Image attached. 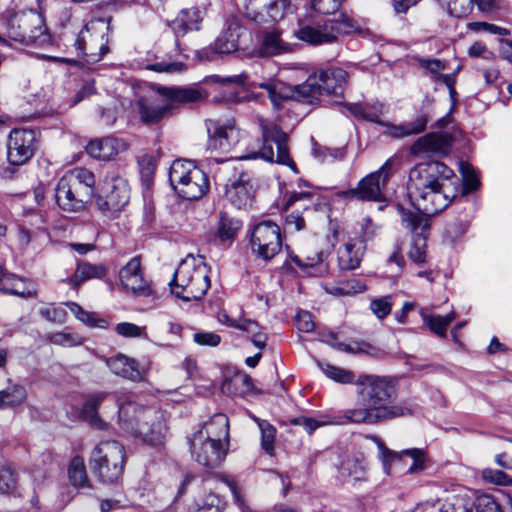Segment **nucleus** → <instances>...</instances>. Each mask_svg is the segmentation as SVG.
Returning <instances> with one entry per match:
<instances>
[{
  "label": "nucleus",
  "instance_id": "nucleus-1",
  "mask_svg": "<svg viewBox=\"0 0 512 512\" xmlns=\"http://www.w3.org/2000/svg\"><path fill=\"white\" fill-rule=\"evenodd\" d=\"M458 191L454 171L440 161L416 164L410 171L407 192L413 206L425 215L444 210Z\"/></svg>",
  "mask_w": 512,
  "mask_h": 512
},
{
  "label": "nucleus",
  "instance_id": "nucleus-2",
  "mask_svg": "<svg viewBox=\"0 0 512 512\" xmlns=\"http://www.w3.org/2000/svg\"><path fill=\"white\" fill-rule=\"evenodd\" d=\"M355 385L359 407L344 411L346 421L371 425L404 415V408L391 405L395 389L388 378L360 375Z\"/></svg>",
  "mask_w": 512,
  "mask_h": 512
},
{
  "label": "nucleus",
  "instance_id": "nucleus-3",
  "mask_svg": "<svg viewBox=\"0 0 512 512\" xmlns=\"http://www.w3.org/2000/svg\"><path fill=\"white\" fill-rule=\"evenodd\" d=\"M119 423L124 430L154 447L164 445L169 434L163 412L143 408L131 400L119 405Z\"/></svg>",
  "mask_w": 512,
  "mask_h": 512
},
{
  "label": "nucleus",
  "instance_id": "nucleus-4",
  "mask_svg": "<svg viewBox=\"0 0 512 512\" xmlns=\"http://www.w3.org/2000/svg\"><path fill=\"white\" fill-rule=\"evenodd\" d=\"M93 474L104 483H116L126 464L124 446L115 440L101 441L92 449L89 458Z\"/></svg>",
  "mask_w": 512,
  "mask_h": 512
},
{
  "label": "nucleus",
  "instance_id": "nucleus-5",
  "mask_svg": "<svg viewBox=\"0 0 512 512\" xmlns=\"http://www.w3.org/2000/svg\"><path fill=\"white\" fill-rule=\"evenodd\" d=\"M262 144L258 151L246 158H261L270 162L288 165L293 170L296 166L289 155L288 135L271 119L261 115L255 117Z\"/></svg>",
  "mask_w": 512,
  "mask_h": 512
},
{
  "label": "nucleus",
  "instance_id": "nucleus-6",
  "mask_svg": "<svg viewBox=\"0 0 512 512\" xmlns=\"http://www.w3.org/2000/svg\"><path fill=\"white\" fill-rule=\"evenodd\" d=\"M169 181L175 192L187 200H196L209 189L207 175L191 161L175 160L169 170Z\"/></svg>",
  "mask_w": 512,
  "mask_h": 512
},
{
  "label": "nucleus",
  "instance_id": "nucleus-7",
  "mask_svg": "<svg viewBox=\"0 0 512 512\" xmlns=\"http://www.w3.org/2000/svg\"><path fill=\"white\" fill-rule=\"evenodd\" d=\"M6 29L10 39L24 45L41 46L49 42L43 20L34 11L10 14L6 21Z\"/></svg>",
  "mask_w": 512,
  "mask_h": 512
},
{
  "label": "nucleus",
  "instance_id": "nucleus-8",
  "mask_svg": "<svg viewBox=\"0 0 512 512\" xmlns=\"http://www.w3.org/2000/svg\"><path fill=\"white\" fill-rule=\"evenodd\" d=\"M359 24L350 15L341 13L337 19L325 21L322 25L301 24L296 31L299 40L313 45L333 43L340 35L357 31Z\"/></svg>",
  "mask_w": 512,
  "mask_h": 512
},
{
  "label": "nucleus",
  "instance_id": "nucleus-9",
  "mask_svg": "<svg viewBox=\"0 0 512 512\" xmlns=\"http://www.w3.org/2000/svg\"><path fill=\"white\" fill-rule=\"evenodd\" d=\"M128 183L122 177L106 178L96 198L97 209L107 218H115L129 202Z\"/></svg>",
  "mask_w": 512,
  "mask_h": 512
},
{
  "label": "nucleus",
  "instance_id": "nucleus-10",
  "mask_svg": "<svg viewBox=\"0 0 512 512\" xmlns=\"http://www.w3.org/2000/svg\"><path fill=\"white\" fill-rule=\"evenodd\" d=\"M323 239H312L304 244L297 254H291L290 259L307 276L322 277L329 271L326 258L330 254L329 245L327 249L321 247Z\"/></svg>",
  "mask_w": 512,
  "mask_h": 512
},
{
  "label": "nucleus",
  "instance_id": "nucleus-11",
  "mask_svg": "<svg viewBox=\"0 0 512 512\" xmlns=\"http://www.w3.org/2000/svg\"><path fill=\"white\" fill-rule=\"evenodd\" d=\"M250 244L257 258L264 261L273 259L282 248L280 227L272 221L256 224L251 233Z\"/></svg>",
  "mask_w": 512,
  "mask_h": 512
},
{
  "label": "nucleus",
  "instance_id": "nucleus-12",
  "mask_svg": "<svg viewBox=\"0 0 512 512\" xmlns=\"http://www.w3.org/2000/svg\"><path fill=\"white\" fill-rule=\"evenodd\" d=\"M391 166V160L388 159L379 170L363 178L357 188L344 191L342 196L345 199L382 201L384 199L382 189L391 175Z\"/></svg>",
  "mask_w": 512,
  "mask_h": 512
},
{
  "label": "nucleus",
  "instance_id": "nucleus-13",
  "mask_svg": "<svg viewBox=\"0 0 512 512\" xmlns=\"http://www.w3.org/2000/svg\"><path fill=\"white\" fill-rule=\"evenodd\" d=\"M36 135L33 130L13 129L7 138L6 157L10 165L21 166L27 163L36 151Z\"/></svg>",
  "mask_w": 512,
  "mask_h": 512
},
{
  "label": "nucleus",
  "instance_id": "nucleus-14",
  "mask_svg": "<svg viewBox=\"0 0 512 512\" xmlns=\"http://www.w3.org/2000/svg\"><path fill=\"white\" fill-rule=\"evenodd\" d=\"M188 442L192 458L204 467L217 468L226 457L225 444L205 440L201 435H191Z\"/></svg>",
  "mask_w": 512,
  "mask_h": 512
},
{
  "label": "nucleus",
  "instance_id": "nucleus-15",
  "mask_svg": "<svg viewBox=\"0 0 512 512\" xmlns=\"http://www.w3.org/2000/svg\"><path fill=\"white\" fill-rule=\"evenodd\" d=\"M168 285L169 288H187L189 286L210 288L211 282L207 267L195 266L194 258L191 257L180 263Z\"/></svg>",
  "mask_w": 512,
  "mask_h": 512
},
{
  "label": "nucleus",
  "instance_id": "nucleus-16",
  "mask_svg": "<svg viewBox=\"0 0 512 512\" xmlns=\"http://www.w3.org/2000/svg\"><path fill=\"white\" fill-rule=\"evenodd\" d=\"M92 196L82 191L75 180L61 177L55 188V199L58 206L67 212L83 210Z\"/></svg>",
  "mask_w": 512,
  "mask_h": 512
},
{
  "label": "nucleus",
  "instance_id": "nucleus-17",
  "mask_svg": "<svg viewBox=\"0 0 512 512\" xmlns=\"http://www.w3.org/2000/svg\"><path fill=\"white\" fill-rule=\"evenodd\" d=\"M208 140L207 149L221 153L229 152L239 141L240 131L234 123L221 124L217 121L206 122Z\"/></svg>",
  "mask_w": 512,
  "mask_h": 512
},
{
  "label": "nucleus",
  "instance_id": "nucleus-18",
  "mask_svg": "<svg viewBox=\"0 0 512 512\" xmlns=\"http://www.w3.org/2000/svg\"><path fill=\"white\" fill-rule=\"evenodd\" d=\"M373 440L377 444L386 474H390L391 464L401 461L403 456H408L413 460L412 465L408 468V473H417L425 468V454L422 449L411 448L396 452L388 449L379 438L373 437Z\"/></svg>",
  "mask_w": 512,
  "mask_h": 512
},
{
  "label": "nucleus",
  "instance_id": "nucleus-19",
  "mask_svg": "<svg viewBox=\"0 0 512 512\" xmlns=\"http://www.w3.org/2000/svg\"><path fill=\"white\" fill-rule=\"evenodd\" d=\"M314 205L313 194L310 192H294L286 200L284 209L288 212L286 226L300 231L305 227L304 212H309Z\"/></svg>",
  "mask_w": 512,
  "mask_h": 512
},
{
  "label": "nucleus",
  "instance_id": "nucleus-20",
  "mask_svg": "<svg viewBox=\"0 0 512 512\" xmlns=\"http://www.w3.org/2000/svg\"><path fill=\"white\" fill-rule=\"evenodd\" d=\"M133 107L141 122L146 125L157 124L171 111V104L164 100L160 102L153 95L137 96Z\"/></svg>",
  "mask_w": 512,
  "mask_h": 512
},
{
  "label": "nucleus",
  "instance_id": "nucleus-21",
  "mask_svg": "<svg viewBox=\"0 0 512 512\" xmlns=\"http://www.w3.org/2000/svg\"><path fill=\"white\" fill-rule=\"evenodd\" d=\"M254 195L251 177L247 172H240L225 184V197L236 208L251 204Z\"/></svg>",
  "mask_w": 512,
  "mask_h": 512
},
{
  "label": "nucleus",
  "instance_id": "nucleus-22",
  "mask_svg": "<svg viewBox=\"0 0 512 512\" xmlns=\"http://www.w3.org/2000/svg\"><path fill=\"white\" fill-rule=\"evenodd\" d=\"M152 88L162 100L171 104V110L178 105L201 102L206 97L201 90L193 87L153 85Z\"/></svg>",
  "mask_w": 512,
  "mask_h": 512
},
{
  "label": "nucleus",
  "instance_id": "nucleus-23",
  "mask_svg": "<svg viewBox=\"0 0 512 512\" xmlns=\"http://www.w3.org/2000/svg\"><path fill=\"white\" fill-rule=\"evenodd\" d=\"M452 138L446 133H428L418 138L410 147V153L416 156L445 154L451 146Z\"/></svg>",
  "mask_w": 512,
  "mask_h": 512
},
{
  "label": "nucleus",
  "instance_id": "nucleus-24",
  "mask_svg": "<svg viewBox=\"0 0 512 512\" xmlns=\"http://www.w3.org/2000/svg\"><path fill=\"white\" fill-rule=\"evenodd\" d=\"M192 435H201L205 440L229 445V420L223 413L213 415Z\"/></svg>",
  "mask_w": 512,
  "mask_h": 512
},
{
  "label": "nucleus",
  "instance_id": "nucleus-25",
  "mask_svg": "<svg viewBox=\"0 0 512 512\" xmlns=\"http://www.w3.org/2000/svg\"><path fill=\"white\" fill-rule=\"evenodd\" d=\"M322 94L341 96L348 82V73L342 68H327L315 73Z\"/></svg>",
  "mask_w": 512,
  "mask_h": 512
},
{
  "label": "nucleus",
  "instance_id": "nucleus-26",
  "mask_svg": "<svg viewBox=\"0 0 512 512\" xmlns=\"http://www.w3.org/2000/svg\"><path fill=\"white\" fill-rule=\"evenodd\" d=\"M109 397H112L117 402L118 406L127 403V401H121V398L117 394L103 391L92 393L84 402L81 415L92 427L97 429L105 428V423L98 414V408Z\"/></svg>",
  "mask_w": 512,
  "mask_h": 512
},
{
  "label": "nucleus",
  "instance_id": "nucleus-27",
  "mask_svg": "<svg viewBox=\"0 0 512 512\" xmlns=\"http://www.w3.org/2000/svg\"><path fill=\"white\" fill-rule=\"evenodd\" d=\"M109 397H112L117 402L118 406L127 403V401H121V398L117 394L103 391L92 393L84 402L81 415L92 427L97 429L105 428V423L98 414V408Z\"/></svg>",
  "mask_w": 512,
  "mask_h": 512
},
{
  "label": "nucleus",
  "instance_id": "nucleus-28",
  "mask_svg": "<svg viewBox=\"0 0 512 512\" xmlns=\"http://www.w3.org/2000/svg\"><path fill=\"white\" fill-rule=\"evenodd\" d=\"M126 149V143L122 139L114 137L92 140L86 147V151L90 156L105 161L113 159Z\"/></svg>",
  "mask_w": 512,
  "mask_h": 512
},
{
  "label": "nucleus",
  "instance_id": "nucleus-29",
  "mask_svg": "<svg viewBox=\"0 0 512 512\" xmlns=\"http://www.w3.org/2000/svg\"><path fill=\"white\" fill-rule=\"evenodd\" d=\"M202 20L203 15L200 9L191 7L180 10L177 16L168 22V25L178 38L188 32L198 31Z\"/></svg>",
  "mask_w": 512,
  "mask_h": 512
},
{
  "label": "nucleus",
  "instance_id": "nucleus-30",
  "mask_svg": "<svg viewBox=\"0 0 512 512\" xmlns=\"http://www.w3.org/2000/svg\"><path fill=\"white\" fill-rule=\"evenodd\" d=\"M345 107L354 117L387 127V130H389L391 124L381 120V116L388 111V106L384 103L379 101L371 104L349 103Z\"/></svg>",
  "mask_w": 512,
  "mask_h": 512
},
{
  "label": "nucleus",
  "instance_id": "nucleus-31",
  "mask_svg": "<svg viewBox=\"0 0 512 512\" xmlns=\"http://www.w3.org/2000/svg\"><path fill=\"white\" fill-rule=\"evenodd\" d=\"M106 365L110 371L122 378L128 379L133 382H140L143 380V374L139 369L136 360L127 357L124 354H117L106 360Z\"/></svg>",
  "mask_w": 512,
  "mask_h": 512
},
{
  "label": "nucleus",
  "instance_id": "nucleus-32",
  "mask_svg": "<svg viewBox=\"0 0 512 512\" xmlns=\"http://www.w3.org/2000/svg\"><path fill=\"white\" fill-rule=\"evenodd\" d=\"M242 32L243 29L239 25L236 23L230 24L227 30L217 37L211 47L201 52V56L205 55L207 59H210L208 56L210 50L217 54H229L238 50Z\"/></svg>",
  "mask_w": 512,
  "mask_h": 512
},
{
  "label": "nucleus",
  "instance_id": "nucleus-33",
  "mask_svg": "<svg viewBox=\"0 0 512 512\" xmlns=\"http://www.w3.org/2000/svg\"><path fill=\"white\" fill-rule=\"evenodd\" d=\"M432 117L433 114L429 110H421L412 121L400 125H389L387 134L393 138H404L420 134L426 130L427 124Z\"/></svg>",
  "mask_w": 512,
  "mask_h": 512
},
{
  "label": "nucleus",
  "instance_id": "nucleus-34",
  "mask_svg": "<svg viewBox=\"0 0 512 512\" xmlns=\"http://www.w3.org/2000/svg\"><path fill=\"white\" fill-rule=\"evenodd\" d=\"M218 320L220 323L243 330L250 334L251 341L257 348L263 349L266 346L267 335L261 331L260 326L256 321L251 319H232L226 312H220L218 314Z\"/></svg>",
  "mask_w": 512,
  "mask_h": 512
},
{
  "label": "nucleus",
  "instance_id": "nucleus-35",
  "mask_svg": "<svg viewBox=\"0 0 512 512\" xmlns=\"http://www.w3.org/2000/svg\"><path fill=\"white\" fill-rule=\"evenodd\" d=\"M364 255V244L361 240H351L340 246L337 251L338 265L341 270L357 268Z\"/></svg>",
  "mask_w": 512,
  "mask_h": 512
},
{
  "label": "nucleus",
  "instance_id": "nucleus-36",
  "mask_svg": "<svg viewBox=\"0 0 512 512\" xmlns=\"http://www.w3.org/2000/svg\"><path fill=\"white\" fill-rule=\"evenodd\" d=\"M119 279L123 288H148L143 277L140 256L133 257L120 269Z\"/></svg>",
  "mask_w": 512,
  "mask_h": 512
},
{
  "label": "nucleus",
  "instance_id": "nucleus-37",
  "mask_svg": "<svg viewBox=\"0 0 512 512\" xmlns=\"http://www.w3.org/2000/svg\"><path fill=\"white\" fill-rule=\"evenodd\" d=\"M289 50L288 44L282 40L277 29L264 31L258 48L260 56L269 57L283 54Z\"/></svg>",
  "mask_w": 512,
  "mask_h": 512
},
{
  "label": "nucleus",
  "instance_id": "nucleus-38",
  "mask_svg": "<svg viewBox=\"0 0 512 512\" xmlns=\"http://www.w3.org/2000/svg\"><path fill=\"white\" fill-rule=\"evenodd\" d=\"M8 386L0 390V410L15 409L27 400L26 388L17 382L8 380Z\"/></svg>",
  "mask_w": 512,
  "mask_h": 512
},
{
  "label": "nucleus",
  "instance_id": "nucleus-39",
  "mask_svg": "<svg viewBox=\"0 0 512 512\" xmlns=\"http://www.w3.org/2000/svg\"><path fill=\"white\" fill-rule=\"evenodd\" d=\"M442 506L445 512H472L474 500L467 492L460 490L442 499Z\"/></svg>",
  "mask_w": 512,
  "mask_h": 512
},
{
  "label": "nucleus",
  "instance_id": "nucleus-40",
  "mask_svg": "<svg viewBox=\"0 0 512 512\" xmlns=\"http://www.w3.org/2000/svg\"><path fill=\"white\" fill-rule=\"evenodd\" d=\"M69 482L76 488H90V481L88 479L86 465L84 459L76 455L74 456L67 469Z\"/></svg>",
  "mask_w": 512,
  "mask_h": 512
},
{
  "label": "nucleus",
  "instance_id": "nucleus-41",
  "mask_svg": "<svg viewBox=\"0 0 512 512\" xmlns=\"http://www.w3.org/2000/svg\"><path fill=\"white\" fill-rule=\"evenodd\" d=\"M315 73L311 74L304 83L295 86V97L313 104L322 95Z\"/></svg>",
  "mask_w": 512,
  "mask_h": 512
},
{
  "label": "nucleus",
  "instance_id": "nucleus-42",
  "mask_svg": "<svg viewBox=\"0 0 512 512\" xmlns=\"http://www.w3.org/2000/svg\"><path fill=\"white\" fill-rule=\"evenodd\" d=\"M107 269L102 264L82 263L78 264L73 275L75 285H81L85 280L101 279L106 276Z\"/></svg>",
  "mask_w": 512,
  "mask_h": 512
},
{
  "label": "nucleus",
  "instance_id": "nucleus-43",
  "mask_svg": "<svg viewBox=\"0 0 512 512\" xmlns=\"http://www.w3.org/2000/svg\"><path fill=\"white\" fill-rule=\"evenodd\" d=\"M66 306L75 315V317L91 328L107 329L108 321L98 317L94 312H87L75 302H67Z\"/></svg>",
  "mask_w": 512,
  "mask_h": 512
},
{
  "label": "nucleus",
  "instance_id": "nucleus-44",
  "mask_svg": "<svg viewBox=\"0 0 512 512\" xmlns=\"http://www.w3.org/2000/svg\"><path fill=\"white\" fill-rule=\"evenodd\" d=\"M340 474L353 481L366 480V465L362 459L351 457L347 458L340 467Z\"/></svg>",
  "mask_w": 512,
  "mask_h": 512
},
{
  "label": "nucleus",
  "instance_id": "nucleus-45",
  "mask_svg": "<svg viewBox=\"0 0 512 512\" xmlns=\"http://www.w3.org/2000/svg\"><path fill=\"white\" fill-rule=\"evenodd\" d=\"M240 227L241 223L238 220L228 216L227 213L222 212L220 214V220L218 224V237L221 242L231 243L236 237Z\"/></svg>",
  "mask_w": 512,
  "mask_h": 512
},
{
  "label": "nucleus",
  "instance_id": "nucleus-46",
  "mask_svg": "<svg viewBox=\"0 0 512 512\" xmlns=\"http://www.w3.org/2000/svg\"><path fill=\"white\" fill-rule=\"evenodd\" d=\"M426 247L427 235L424 229H422L421 233H414L407 255L413 262L423 263L426 259Z\"/></svg>",
  "mask_w": 512,
  "mask_h": 512
},
{
  "label": "nucleus",
  "instance_id": "nucleus-47",
  "mask_svg": "<svg viewBox=\"0 0 512 512\" xmlns=\"http://www.w3.org/2000/svg\"><path fill=\"white\" fill-rule=\"evenodd\" d=\"M64 176L67 179L75 180L79 187H81L82 191H85L89 195L93 196L95 176L91 171L86 168H75Z\"/></svg>",
  "mask_w": 512,
  "mask_h": 512
},
{
  "label": "nucleus",
  "instance_id": "nucleus-48",
  "mask_svg": "<svg viewBox=\"0 0 512 512\" xmlns=\"http://www.w3.org/2000/svg\"><path fill=\"white\" fill-rule=\"evenodd\" d=\"M456 318L454 312H451L445 316L439 315H423L424 323L429 329L440 337H446V329Z\"/></svg>",
  "mask_w": 512,
  "mask_h": 512
},
{
  "label": "nucleus",
  "instance_id": "nucleus-49",
  "mask_svg": "<svg viewBox=\"0 0 512 512\" xmlns=\"http://www.w3.org/2000/svg\"><path fill=\"white\" fill-rule=\"evenodd\" d=\"M322 372L330 379L341 384L355 383V375L352 371L336 367L330 364H320Z\"/></svg>",
  "mask_w": 512,
  "mask_h": 512
},
{
  "label": "nucleus",
  "instance_id": "nucleus-50",
  "mask_svg": "<svg viewBox=\"0 0 512 512\" xmlns=\"http://www.w3.org/2000/svg\"><path fill=\"white\" fill-rule=\"evenodd\" d=\"M296 424L303 426V428L309 433H313L318 427L332 424H344L347 421L343 416L338 417H325L323 420H316L310 417H300L296 419Z\"/></svg>",
  "mask_w": 512,
  "mask_h": 512
},
{
  "label": "nucleus",
  "instance_id": "nucleus-51",
  "mask_svg": "<svg viewBox=\"0 0 512 512\" xmlns=\"http://www.w3.org/2000/svg\"><path fill=\"white\" fill-rule=\"evenodd\" d=\"M195 506L198 512H220L223 501L214 493H209L195 500Z\"/></svg>",
  "mask_w": 512,
  "mask_h": 512
},
{
  "label": "nucleus",
  "instance_id": "nucleus-52",
  "mask_svg": "<svg viewBox=\"0 0 512 512\" xmlns=\"http://www.w3.org/2000/svg\"><path fill=\"white\" fill-rule=\"evenodd\" d=\"M459 169L463 177L464 193L475 191L479 187L480 181L473 167L469 163L461 162Z\"/></svg>",
  "mask_w": 512,
  "mask_h": 512
},
{
  "label": "nucleus",
  "instance_id": "nucleus-53",
  "mask_svg": "<svg viewBox=\"0 0 512 512\" xmlns=\"http://www.w3.org/2000/svg\"><path fill=\"white\" fill-rule=\"evenodd\" d=\"M290 4L288 0H269L264 12L273 22H277L284 18L290 11Z\"/></svg>",
  "mask_w": 512,
  "mask_h": 512
},
{
  "label": "nucleus",
  "instance_id": "nucleus-54",
  "mask_svg": "<svg viewBox=\"0 0 512 512\" xmlns=\"http://www.w3.org/2000/svg\"><path fill=\"white\" fill-rule=\"evenodd\" d=\"M49 341L58 346L75 347L83 344V338L77 333L57 332L49 336Z\"/></svg>",
  "mask_w": 512,
  "mask_h": 512
},
{
  "label": "nucleus",
  "instance_id": "nucleus-55",
  "mask_svg": "<svg viewBox=\"0 0 512 512\" xmlns=\"http://www.w3.org/2000/svg\"><path fill=\"white\" fill-rule=\"evenodd\" d=\"M147 70L158 72V73H179L186 69V65L181 61H156L145 66Z\"/></svg>",
  "mask_w": 512,
  "mask_h": 512
},
{
  "label": "nucleus",
  "instance_id": "nucleus-56",
  "mask_svg": "<svg viewBox=\"0 0 512 512\" xmlns=\"http://www.w3.org/2000/svg\"><path fill=\"white\" fill-rule=\"evenodd\" d=\"M261 446L269 455L273 454L276 429L266 421L259 423Z\"/></svg>",
  "mask_w": 512,
  "mask_h": 512
},
{
  "label": "nucleus",
  "instance_id": "nucleus-57",
  "mask_svg": "<svg viewBox=\"0 0 512 512\" xmlns=\"http://www.w3.org/2000/svg\"><path fill=\"white\" fill-rule=\"evenodd\" d=\"M387 264L388 266L395 265V271H393V274L387 278V282H383L382 284L389 286L397 285V276L401 272L404 265V259L401 256V247L398 244L396 245L392 255H390V257L388 258Z\"/></svg>",
  "mask_w": 512,
  "mask_h": 512
},
{
  "label": "nucleus",
  "instance_id": "nucleus-58",
  "mask_svg": "<svg viewBox=\"0 0 512 512\" xmlns=\"http://www.w3.org/2000/svg\"><path fill=\"white\" fill-rule=\"evenodd\" d=\"M467 29L474 33H489L501 36L510 34L508 29L487 22H470L467 24Z\"/></svg>",
  "mask_w": 512,
  "mask_h": 512
},
{
  "label": "nucleus",
  "instance_id": "nucleus-59",
  "mask_svg": "<svg viewBox=\"0 0 512 512\" xmlns=\"http://www.w3.org/2000/svg\"><path fill=\"white\" fill-rule=\"evenodd\" d=\"M132 295L135 298L141 309L146 310L154 306L156 301L159 299L156 290H131Z\"/></svg>",
  "mask_w": 512,
  "mask_h": 512
},
{
  "label": "nucleus",
  "instance_id": "nucleus-60",
  "mask_svg": "<svg viewBox=\"0 0 512 512\" xmlns=\"http://www.w3.org/2000/svg\"><path fill=\"white\" fill-rule=\"evenodd\" d=\"M475 0H452L448 2V13L455 17L467 16L473 9Z\"/></svg>",
  "mask_w": 512,
  "mask_h": 512
},
{
  "label": "nucleus",
  "instance_id": "nucleus-61",
  "mask_svg": "<svg viewBox=\"0 0 512 512\" xmlns=\"http://www.w3.org/2000/svg\"><path fill=\"white\" fill-rule=\"evenodd\" d=\"M370 309L378 319H384L391 312V298L389 296H384L381 298L373 299L370 303Z\"/></svg>",
  "mask_w": 512,
  "mask_h": 512
},
{
  "label": "nucleus",
  "instance_id": "nucleus-62",
  "mask_svg": "<svg viewBox=\"0 0 512 512\" xmlns=\"http://www.w3.org/2000/svg\"><path fill=\"white\" fill-rule=\"evenodd\" d=\"M39 313L47 321L60 323V324L65 322L66 317H67V313L62 307H57V306H54L53 304H49V305L41 307L39 309Z\"/></svg>",
  "mask_w": 512,
  "mask_h": 512
},
{
  "label": "nucleus",
  "instance_id": "nucleus-63",
  "mask_svg": "<svg viewBox=\"0 0 512 512\" xmlns=\"http://www.w3.org/2000/svg\"><path fill=\"white\" fill-rule=\"evenodd\" d=\"M16 485V478L11 467L0 465V494L11 492Z\"/></svg>",
  "mask_w": 512,
  "mask_h": 512
},
{
  "label": "nucleus",
  "instance_id": "nucleus-64",
  "mask_svg": "<svg viewBox=\"0 0 512 512\" xmlns=\"http://www.w3.org/2000/svg\"><path fill=\"white\" fill-rule=\"evenodd\" d=\"M476 512H503L499 504L490 495H482L474 501Z\"/></svg>",
  "mask_w": 512,
  "mask_h": 512
}]
</instances>
